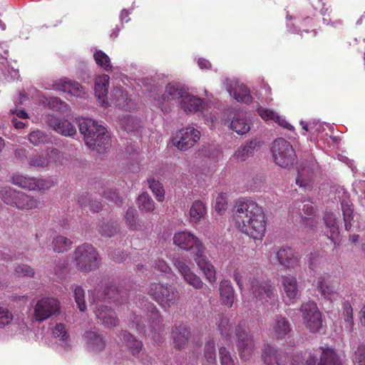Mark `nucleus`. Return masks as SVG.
Masks as SVG:
<instances>
[{
    "mask_svg": "<svg viewBox=\"0 0 365 365\" xmlns=\"http://www.w3.org/2000/svg\"><path fill=\"white\" fill-rule=\"evenodd\" d=\"M0 198L6 205L19 210H34L40 204L36 197L9 186L0 187Z\"/></svg>",
    "mask_w": 365,
    "mask_h": 365,
    "instance_id": "obj_5",
    "label": "nucleus"
},
{
    "mask_svg": "<svg viewBox=\"0 0 365 365\" xmlns=\"http://www.w3.org/2000/svg\"><path fill=\"white\" fill-rule=\"evenodd\" d=\"M59 158V152L57 149L48 150L46 153H34L29 158V164L31 167L38 170L46 168L49 163L55 162Z\"/></svg>",
    "mask_w": 365,
    "mask_h": 365,
    "instance_id": "obj_18",
    "label": "nucleus"
},
{
    "mask_svg": "<svg viewBox=\"0 0 365 365\" xmlns=\"http://www.w3.org/2000/svg\"><path fill=\"white\" fill-rule=\"evenodd\" d=\"M89 207L90 210L93 212H97L101 209V203L97 200H93L91 197V202H89Z\"/></svg>",
    "mask_w": 365,
    "mask_h": 365,
    "instance_id": "obj_64",
    "label": "nucleus"
},
{
    "mask_svg": "<svg viewBox=\"0 0 365 365\" xmlns=\"http://www.w3.org/2000/svg\"><path fill=\"white\" fill-rule=\"evenodd\" d=\"M132 328L135 329L140 334H146L145 326L142 321V317L139 315L133 314L130 317Z\"/></svg>",
    "mask_w": 365,
    "mask_h": 365,
    "instance_id": "obj_59",
    "label": "nucleus"
},
{
    "mask_svg": "<svg viewBox=\"0 0 365 365\" xmlns=\"http://www.w3.org/2000/svg\"><path fill=\"white\" fill-rule=\"evenodd\" d=\"M174 346L177 349H184L190 337V331L185 324L175 325L172 330Z\"/></svg>",
    "mask_w": 365,
    "mask_h": 365,
    "instance_id": "obj_22",
    "label": "nucleus"
},
{
    "mask_svg": "<svg viewBox=\"0 0 365 365\" xmlns=\"http://www.w3.org/2000/svg\"><path fill=\"white\" fill-rule=\"evenodd\" d=\"M73 259L76 269L83 273L96 271L99 268L101 261L97 250L89 243L76 247Z\"/></svg>",
    "mask_w": 365,
    "mask_h": 365,
    "instance_id": "obj_4",
    "label": "nucleus"
},
{
    "mask_svg": "<svg viewBox=\"0 0 365 365\" xmlns=\"http://www.w3.org/2000/svg\"><path fill=\"white\" fill-rule=\"evenodd\" d=\"M315 286L321 296L325 299L332 300L338 295L339 283L336 279L331 276L319 277L315 282Z\"/></svg>",
    "mask_w": 365,
    "mask_h": 365,
    "instance_id": "obj_14",
    "label": "nucleus"
},
{
    "mask_svg": "<svg viewBox=\"0 0 365 365\" xmlns=\"http://www.w3.org/2000/svg\"><path fill=\"white\" fill-rule=\"evenodd\" d=\"M258 145L256 140H250L246 144L241 145L235 151L234 157L240 161H245L254 155L255 150Z\"/></svg>",
    "mask_w": 365,
    "mask_h": 365,
    "instance_id": "obj_34",
    "label": "nucleus"
},
{
    "mask_svg": "<svg viewBox=\"0 0 365 365\" xmlns=\"http://www.w3.org/2000/svg\"><path fill=\"white\" fill-rule=\"evenodd\" d=\"M120 125L126 132H135L141 127V121L137 117L127 115L120 120Z\"/></svg>",
    "mask_w": 365,
    "mask_h": 365,
    "instance_id": "obj_43",
    "label": "nucleus"
},
{
    "mask_svg": "<svg viewBox=\"0 0 365 365\" xmlns=\"http://www.w3.org/2000/svg\"><path fill=\"white\" fill-rule=\"evenodd\" d=\"M257 113L260 117L266 121L272 120L283 128H286L290 130L293 129L292 125L272 110L259 108L257 109Z\"/></svg>",
    "mask_w": 365,
    "mask_h": 365,
    "instance_id": "obj_32",
    "label": "nucleus"
},
{
    "mask_svg": "<svg viewBox=\"0 0 365 365\" xmlns=\"http://www.w3.org/2000/svg\"><path fill=\"white\" fill-rule=\"evenodd\" d=\"M216 324L220 334L227 340H230L232 324L230 317L223 314H218Z\"/></svg>",
    "mask_w": 365,
    "mask_h": 365,
    "instance_id": "obj_36",
    "label": "nucleus"
},
{
    "mask_svg": "<svg viewBox=\"0 0 365 365\" xmlns=\"http://www.w3.org/2000/svg\"><path fill=\"white\" fill-rule=\"evenodd\" d=\"M60 312L59 302L52 297H46L37 301L34 307V319L38 322H43Z\"/></svg>",
    "mask_w": 365,
    "mask_h": 365,
    "instance_id": "obj_10",
    "label": "nucleus"
},
{
    "mask_svg": "<svg viewBox=\"0 0 365 365\" xmlns=\"http://www.w3.org/2000/svg\"><path fill=\"white\" fill-rule=\"evenodd\" d=\"M153 267L160 272L170 273L171 268L168 264L163 259H157L154 262Z\"/></svg>",
    "mask_w": 365,
    "mask_h": 365,
    "instance_id": "obj_61",
    "label": "nucleus"
},
{
    "mask_svg": "<svg viewBox=\"0 0 365 365\" xmlns=\"http://www.w3.org/2000/svg\"><path fill=\"white\" fill-rule=\"evenodd\" d=\"M233 220L237 229L254 240H261L266 231L265 216L256 202L240 198L233 208Z\"/></svg>",
    "mask_w": 365,
    "mask_h": 365,
    "instance_id": "obj_1",
    "label": "nucleus"
},
{
    "mask_svg": "<svg viewBox=\"0 0 365 365\" xmlns=\"http://www.w3.org/2000/svg\"><path fill=\"white\" fill-rule=\"evenodd\" d=\"M270 334L276 340H283L289 337L292 328L289 320L281 315H276L269 329Z\"/></svg>",
    "mask_w": 365,
    "mask_h": 365,
    "instance_id": "obj_16",
    "label": "nucleus"
},
{
    "mask_svg": "<svg viewBox=\"0 0 365 365\" xmlns=\"http://www.w3.org/2000/svg\"><path fill=\"white\" fill-rule=\"evenodd\" d=\"M150 331H153L155 328L160 324L162 322V317L160 314L158 309L153 305L151 304L150 309Z\"/></svg>",
    "mask_w": 365,
    "mask_h": 365,
    "instance_id": "obj_53",
    "label": "nucleus"
},
{
    "mask_svg": "<svg viewBox=\"0 0 365 365\" xmlns=\"http://www.w3.org/2000/svg\"><path fill=\"white\" fill-rule=\"evenodd\" d=\"M219 354L221 365H235V359L225 347H220Z\"/></svg>",
    "mask_w": 365,
    "mask_h": 365,
    "instance_id": "obj_56",
    "label": "nucleus"
},
{
    "mask_svg": "<svg viewBox=\"0 0 365 365\" xmlns=\"http://www.w3.org/2000/svg\"><path fill=\"white\" fill-rule=\"evenodd\" d=\"M173 244L180 250L191 252L199 269L203 272L206 279L212 284L217 281L214 265L205 255V247L202 242L193 233L187 230L178 231L174 234Z\"/></svg>",
    "mask_w": 365,
    "mask_h": 365,
    "instance_id": "obj_2",
    "label": "nucleus"
},
{
    "mask_svg": "<svg viewBox=\"0 0 365 365\" xmlns=\"http://www.w3.org/2000/svg\"><path fill=\"white\" fill-rule=\"evenodd\" d=\"M204 355L209 365L215 364L216 351L215 343L213 340H210L205 344Z\"/></svg>",
    "mask_w": 365,
    "mask_h": 365,
    "instance_id": "obj_48",
    "label": "nucleus"
},
{
    "mask_svg": "<svg viewBox=\"0 0 365 365\" xmlns=\"http://www.w3.org/2000/svg\"><path fill=\"white\" fill-rule=\"evenodd\" d=\"M94 59L96 63L106 69L110 67V58L108 56L101 51H96L94 55Z\"/></svg>",
    "mask_w": 365,
    "mask_h": 365,
    "instance_id": "obj_58",
    "label": "nucleus"
},
{
    "mask_svg": "<svg viewBox=\"0 0 365 365\" xmlns=\"http://www.w3.org/2000/svg\"><path fill=\"white\" fill-rule=\"evenodd\" d=\"M73 297L75 302L81 312H84L87 309L85 301V291L81 286L76 285L73 288Z\"/></svg>",
    "mask_w": 365,
    "mask_h": 365,
    "instance_id": "obj_47",
    "label": "nucleus"
},
{
    "mask_svg": "<svg viewBox=\"0 0 365 365\" xmlns=\"http://www.w3.org/2000/svg\"><path fill=\"white\" fill-rule=\"evenodd\" d=\"M251 267H248L246 266H240L237 267L234 272H233V279L235 282L237 283L240 289H242L244 287V284L248 281L251 284V280H253L249 274H250V269Z\"/></svg>",
    "mask_w": 365,
    "mask_h": 365,
    "instance_id": "obj_38",
    "label": "nucleus"
},
{
    "mask_svg": "<svg viewBox=\"0 0 365 365\" xmlns=\"http://www.w3.org/2000/svg\"><path fill=\"white\" fill-rule=\"evenodd\" d=\"M181 108L185 112L195 113L202 108L203 101L196 96L185 94L184 98L180 101Z\"/></svg>",
    "mask_w": 365,
    "mask_h": 365,
    "instance_id": "obj_30",
    "label": "nucleus"
},
{
    "mask_svg": "<svg viewBox=\"0 0 365 365\" xmlns=\"http://www.w3.org/2000/svg\"><path fill=\"white\" fill-rule=\"evenodd\" d=\"M83 337L88 347L94 351H101L106 346V341L102 335L92 331H86Z\"/></svg>",
    "mask_w": 365,
    "mask_h": 365,
    "instance_id": "obj_29",
    "label": "nucleus"
},
{
    "mask_svg": "<svg viewBox=\"0 0 365 365\" xmlns=\"http://www.w3.org/2000/svg\"><path fill=\"white\" fill-rule=\"evenodd\" d=\"M354 362L357 365H365V346L360 345L355 351Z\"/></svg>",
    "mask_w": 365,
    "mask_h": 365,
    "instance_id": "obj_60",
    "label": "nucleus"
},
{
    "mask_svg": "<svg viewBox=\"0 0 365 365\" xmlns=\"http://www.w3.org/2000/svg\"><path fill=\"white\" fill-rule=\"evenodd\" d=\"M78 126L86 145L90 148L94 150L108 145L109 138L106 128L95 120L91 118L82 119Z\"/></svg>",
    "mask_w": 365,
    "mask_h": 365,
    "instance_id": "obj_3",
    "label": "nucleus"
},
{
    "mask_svg": "<svg viewBox=\"0 0 365 365\" xmlns=\"http://www.w3.org/2000/svg\"><path fill=\"white\" fill-rule=\"evenodd\" d=\"M115 106L122 110H130L136 108V103L121 88L115 87Z\"/></svg>",
    "mask_w": 365,
    "mask_h": 365,
    "instance_id": "obj_33",
    "label": "nucleus"
},
{
    "mask_svg": "<svg viewBox=\"0 0 365 365\" xmlns=\"http://www.w3.org/2000/svg\"><path fill=\"white\" fill-rule=\"evenodd\" d=\"M322 353L318 365H342V361L336 351L329 347L320 346Z\"/></svg>",
    "mask_w": 365,
    "mask_h": 365,
    "instance_id": "obj_27",
    "label": "nucleus"
},
{
    "mask_svg": "<svg viewBox=\"0 0 365 365\" xmlns=\"http://www.w3.org/2000/svg\"><path fill=\"white\" fill-rule=\"evenodd\" d=\"M272 153L274 163L284 168L293 165L297 159L292 145L284 138H277L273 142Z\"/></svg>",
    "mask_w": 365,
    "mask_h": 365,
    "instance_id": "obj_9",
    "label": "nucleus"
},
{
    "mask_svg": "<svg viewBox=\"0 0 365 365\" xmlns=\"http://www.w3.org/2000/svg\"><path fill=\"white\" fill-rule=\"evenodd\" d=\"M174 265L188 284L197 289L202 287V279L191 270L186 259L178 257L175 259Z\"/></svg>",
    "mask_w": 365,
    "mask_h": 365,
    "instance_id": "obj_15",
    "label": "nucleus"
},
{
    "mask_svg": "<svg viewBox=\"0 0 365 365\" xmlns=\"http://www.w3.org/2000/svg\"><path fill=\"white\" fill-rule=\"evenodd\" d=\"M11 182L29 190L44 191L54 185V182L51 178H38L22 175H14L11 178Z\"/></svg>",
    "mask_w": 365,
    "mask_h": 365,
    "instance_id": "obj_11",
    "label": "nucleus"
},
{
    "mask_svg": "<svg viewBox=\"0 0 365 365\" xmlns=\"http://www.w3.org/2000/svg\"><path fill=\"white\" fill-rule=\"evenodd\" d=\"M123 339L133 355H136L140 353L143 347V343L141 341L137 340L130 333H125L123 334Z\"/></svg>",
    "mask_w": 365,
    "mask_h": 365,
    "instance_id": "obj_46",
    "label": "nucleus"
},
{
    "mask_svg": "<svg viewBox=\"0 0 365 365\" xmlns=\"http://www.w3.org/2000/svg\"><path fill=\"white\" fill-rule=\"evenodd\" d=\"M148 184L149 188L155 195L156 200L158 202H163L165 198V190L160 182L159 180H155L153 177H150L148 179Z\"/></svg>",
    "mask_w": 365,
    "mask_h": 365,
    "instance_id": "obj_44",
    "label": "nucleus"
},
{
    "mask_svg": "<svg viewBox=\"0 0 365 365\" xmlns=\"http://www.w3.org/2000/svg\"><path fill=\"white\" fill-rule=\"evenodd\" d=\"M187 91L185 88L179 83H168L165 88V91L162 96L163 101L171 100H180L184 98Z\"/></svg>",
    "mask_w": 365,
    "mask_h": 365,
    "instance_id": "obj_25",
    "label": "nucleus"
},
{
    "mask_svg": "<svg viewBox=\"0 0 365 365\" xmlns=\"http://www.w3.org/2000/svg\"><path fill=\"white\" fill-rule=\"evenodd\" d=\"M109 78L108 75L104 74L98 76L95 82V94L103 106H107L108 104L107 95Z\"/></svg>",
    "mask_w": 365,
    "mask_h": 365,
    "instance_id": "obj_26",
    "label": "nucleus"
},
{
    "mask_svg": "<svg viewBox=\"0 0 365 365\" xmlns=\"http://www.w3.org/2000/svg\"><path fill=\"white\" fill-rule=\"evenodd\" d=\"M282 283L284 291L289 299H295L299 296L297 281L295 277L283 276Z\"/></svg>",
    "mask_w": 365,
    "mask_h": 365,
    "instance_id": "obj_31",
    "label": "nucleus"
},
{
    "mask_svg": "<svg viewBox=\"0 0 365 365\" xmlns=\"http://www.w3.org/2000/svg\"><path fill=\"white\" fill-rule=\"evenodd\" d=\"M136 204L142 213L153 212L155 204L151 196L146 192H142L136 199Z\"/></svg>",
    "mask_w": 365,
    "mask_h": 365,
    "instance_id": "obj_37",
    "label": "nucleus"
},
{
    "mask_svg": "<svg viewBox=\"0 0 365 365\" xmlns=\"http://www.w3.org/2000/svg\"><path fill=\"white\" fill-rule=\"evenodd\" d=\"M138 211L133 207H129L125 215L124 219L127 227L130 230H139L141 223L139 220Z\"/></svg>",
    "mask_w": 365,
    "mask_h": 365,
    "instance_id": "obj_39",
    "label": "nucleus"
},
{
    "mask_svg": "<svg viewBox=\"0 0 365 365\" xmlns=\"http://www.w3.org/2000/svg\"><path fill=\"white\" fill-rule=\"evenodd\" d=\"M233 97L237 101L245 103L250 102L252 99L249 89L245 86L235 88L233 91Z\"/></svg>",
    "mask_w": 365,
    "mask_h": 365,
    "instance_id": "obj_49",
    "label": "nucleus"
},
{
    "mask_svg": "<svg viewBox=\"0 0 365 365\" xmlns=\"http://www.w3.org/2000/svg\"><path fill=\"white\" fill-rule=\"evenodd\" d=\"M200 135V132L193 127L182 128L176 132L172 142L178 150L185 151L193 147Z\"/></svg>",
    "mask_w": 365,
    "mask_h": 365,
    "instance_id": "obj_12",
    "label": "nucleus"
},
{
    "mask_svg": "<svg viewBox=\"0 0 365 365\" xmlns=\"http://www.w3.org/2000/svg\"><path fill=\"white\" fill-rule=\"evenodd\" d=\"M53 335L56 338H59L60 340L65 341L68 338L67 330L63 324H56L53 329Z\"/></svg>",
    "mask_w": 365,
    "mask_h": 365,
    "instance_id": "obj_57",
    "label": "nucleus"
},
{
    "mask_svg": "<svg viewBox=\"0 0 365 365\" xmlns=\"http://www.w3.org/2000/svg\"><path fill=\"white\" fill-rule=\"evenodd\" d=\"M98 231L102 236L111 237L114 235L113 221L111 220L101 221Z\"/></svg>",
    "mask_w": 365,
    "mask_h": 365,
    "instance_id": "obj_54",
    "label": "nucleus"
},
{
    "mask_svg": "<svg viewBox=\"0 0 365 365\" xmlns=\"http://www.w3.org/2000/svg\"><path fill=\"white\" fill-rule=\"evenodd\" d=\"M148 294L164 309H168L180 299L179 293L175 287L161 283H151Z\"/></svg>",
    "mask_w": 365,
    "mask_h": 365,
    "instance_id": "obj_7",
    "label": "nucleus"
},
{
    "mask_svg": "<svg viewBox=\"0 0 365 365\" xmlns=\"http://www.w3.org/2000/svg\"><path fill=\"white\" fill-rule=\"evenodd\" d=\"M29 150L23 147H17L14 150L15 158L21 162H24L27 159Z\"/></svg>",
    "mask_w": 365,
    "mask_h": 365,
    "instance_id": "obj_62",
    "label": "nucleus"
},
{
    "mask_svg": "<svg viewBox=\"0 0 365 365\" xmlns=\"http://www.w3.org/2000/svg\"><path fill=\"white\" fill-rule=\"evenodd\" d=\"M220 296L222 304L229 308L232 307L235 300V290L228 279H223L220 283Z\"/></svg>",
    "mask_w": 365,
    "mask_h": 365,
    "instance_id": "obj_24",
    "label": "nucleus"
},
{
    "mask_svg": "<svg viewBox=\"0 0 365 365\" xmlns=\"http://www.w3.org/2000/svg\"><path fill=\"white\" fill-rule=\"evenodd\" d=\"M91 202V195L88 192L83 193L78 197V202L81 207H88Z\"/></svg>",
    "mask_w": 365,
    "mask_h": 365,
    "instance_id": "obj_63",
    "label": "nucleus"
},
{
    "mask_svg": "<svg viewBox=\"0 0 365 365\" xmlns=\"http://www.w3.org/2000/svg\"><path fill=\"white\" fill-rule=\"evenodd\" d=\"M299 311L303 324L309 332L317 334L324 326L325 322L322 314L314 302L309 301L303 303Z\"/></svg>",
    "mask_w": 365,
    "mask_h": 365,
    "instance_id": "obj_8",
    "label": "nucleus"
},
{
    "mask_svg": "<svg viewBox=\"0 0 365 365\" xmlns=\"http://www.w3.org/2000/svg\"><path fill=\"white\" fill-rule=\"evenodd\" d=\"M312 172L309 168H301L298 171L296 183L305 190L311 187Z\"/></svg>",
    "mask_w": 365,
    "mask_h": 365,
    "instance_id": "obj_42",
    "label": "nucleus"
},
{
    "mask_svg": "<svg viewBox=\"0 0 365 365\" xmlns=\"http://www.w3.org/2000/svg\"><path fill=\"white\" fill-rule=\"evenodd\" d=\"M339 213L326 211L323 215V221L327 228V235L335 244L336 239L339 236L338 225Z\"/></svg>",
    "mask_w": 365,
    "mask_h": 365,
    "instance_id": "obj_20",
    "label": "nucleus"
},
{
    "mask_svg": "<svg viewBox=\"0 0 365 365\" xmlns=\"http://www.w3.org/2000/svg\"><path fill=\"white\" fill-rule=\"evenodd\" d=\"M207 214L205 205L201 200H195L189 210L190 220L197 223L202 220Z\"/></svg>",
    "mask_w": 365,
    "mask_h": 365,
    "instance_id": "obj_35",
    "label": "nucleus"
},
{
    "mask_svg": "<svg viewBox=\"0 0 365 365\" xmlns=\"http://www.w3.org/2000/svg\"><path fill=\"white\" fill-rule=\"evenodd\" d=\"M235 335L237 336L236 345L241 359L244 361L249 360L255 348L252 335L241 325L236 327Z\"/></svg>",
    "mask_w": 365,
    "mask_h": 365,
    "instance_id": "obj_13",
    "label": "nucleus"
},
{
    "mask_svg": "<svg viewBox=\"0 0 365 365\" xmlns=\"http://www.w3.org/2000/svg\"><path fill=\"white\" fill-rule=\"evenodd\" d=\"M279 263L285 268H295L299 265L297 253L289 247H282L275 253Z\"/></svg>",
    "mask_w": 365,
    "mask_h": 365,
    "instance_id": "obj_19",
    "label": "nucleus"
},
{
    "mask_svg": "<svg viewBox=\"0 0 365 365\" xmlns=\"http://www.w3.org/2000/svg\"><path fill=\"white\" fill-rule=\"evenodd\" d=\"M29 140L34 145L46 144L50 141L48 135L43 131L35 130L29 134Z\"/></svg>",
    "mask_w": 365,
    "mask_h": 365,
    "instance_id": "obj_45",
    "label": "nucleus"
},
{
    "mask_svg": "<svg viewBox=\"0 0 365 365\" xmlns=\"http://www.w3.org/2000/svg\"><path fill=\"white\" fill-rule=\"evenodd\" d=\"M227 208V194L226 192H220L215 202V209L220 215L225 212Z\"/></svg>",
    "mask_w": 365,
    "mask_h": 365,
    "instance_id": "obj_50",
    "label": "nucleus"
},
{
    "mask_svg": "<svg viewBox=\"0 0 365 365\" xmlns=\"http://www.w3.org/2000/svg\"><path fill=\"white\" fill-rule=\"evenodd\" d=\"M341 206L345 230L349 231L352 227L351 222L354 220L352 204L349 200H343L341 202Z\"/></svg>",
    "mask_w": 365,
    "mask_h": 365,
    "instance_id": "obj_40",
    "label": "nucleus"
},
{
    "mask_svg": "<svg viewBox=\"0 0 365 365\" xmlns=\"http://www.w3.org/2000/svg\"><path fill=\"white\" fill-rule=\"evenodd\" d=\"M72 243L70 239L63 235H57L53 239L52 246L54 252L61 253L68 251Z\"/></svg>",
    "mask_w": 365,
    "mask_h": 365,
    "instance_id": "obj_41",
    "label": "nucleus"
},
{
    "mask_svg": "<svg viewBox=\"0 0 365 365\" xmlns=\"http://www.w3.org/2000/svg\"><path fill=\"white\" fill-rule=\"evenodd\" d=\"M250 289L253 295L259 300L272 299L275 292L270 280H261L257 278L251 280Z\"/></svg>",
    "mask_w": 365,
    "mask_h": 365,
    "instance_id": "obj_17",
    "label": "nucleus"
},
{
    "mask_svg": "<svg viewBox=\"0 0 365 365\" xmlns=\"http://www.w3.org/2000/svg\"><path fill=\"white\" fill-rule=\"evenodd\" d=\"M231 128L240 135L247 133L250 129V125L247 123L246 113L244 111H237L230 123Z\"/></svg>",
    "mask_w": 365,
    "mask_h": 365,
    "instance_id": "obj_28",
    "label": "nucleus"
},
{
    "mask_svg": "<svg viewBox=\"0 0 365 365\" xmlns=\"http://www.w3.org/2000/svg\"><path fill=\"white\" fill-rule=\"evenodd\" d=\"M14 273L15 275L19 277H34L35 274L34 269L29 265L24 264H19L16 266H15Z\"/></svg>",
    "mask_w": 365,
    "mask_h": 365,
    "instance_id": "obj_51",
    "label": "nucleus"
},
{
    "mask_svg": "<svg viewBox=\"0 0 365 365\" xmlns=\"http://www.w3.org/2000/svg\"><path fill=\"white\" fill-rule=\"evenodd\" d=\"M343 316L344 319L346 323V327L351 328L354 324L353 309L350 303L347 302L343 304Z\"/></svg>",
    "mask_w": 365,
    "mask_h": 365,
    "instance_id": "obj_55",
    "label": "nucleus"
},
{
    "mask_svg": "<svg viewBox=\"0 0 365 365\" xmlns=\"http://www.w3.org/2000/svg\"><path fill=\"white\" fill-rule=\"evenodd\" d=\"M53 87L56 90L66 92L76 97H81L84 94V90L82 86L78 82L73 81L67 78H63L55 81Z\"/></svg>",
    "mask_w": 365,
    "mask_h": 365,
    "instance_id": "obj_21",
    "label": "nucleus"
},
{
    "mask_svg": "<svg viewBox=\"0 0 365 365\" xmlns=\"http://www.w3.org/2000/svg\"><path fill=\"white\" fill-rule=\"evenodd\" d=\"M48 122L55 131L63 135L71 137L76 134V126L68 120L51 117L48 118Z\"/></svg>",
    "mask_w": 365,
    "mask_h": 365,
    "instance_id": "obj_23",
    "label": "nucleus"
},
{
    "mask_svg": "<svg viewBox=\"0 0 365 365\" xmlns=\"http://www.w3.org/2000/svg\"><path fill=\"white\" fill-rule=\"evenodd\" d=\"M114 287L112 282L106 284L98 296V304L96 310V317L105 327L111 328L114 326Z\"/></svg>",
    "mask_w": 365,
    "mask_h": 365,
    "instance_id": "obj_6",
    "label": "nucleus"
},
{
    "mask_svg": "<svg viewBox=\"0 0 365 365\" xmlns=\"http://www.w3.org/2000/svg\"><path fill=\"white\" fill-rule=\"evenodd\" d=\"M14 319L12 312L6 307H0V329L9 326Z\"/></svg>",
    "mask_w": 365,
    "mask_h": 365,
    "instance_id": "obj_52",
    "label": "nucleus"
}]
</instances>
